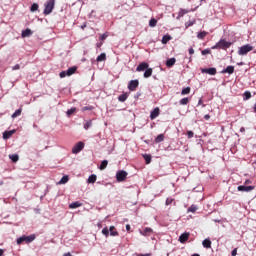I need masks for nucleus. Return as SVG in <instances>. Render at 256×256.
<instances>
[{"label": "nucleus", "instance_id": "1", "mask_svg": "<svg viewBox=\"0 0 256 256\" xmlns=\"http://www.w3.org/2000/svg\"><path fill=\"white\" fill-rule=\"evenodd\" d=\"M54 8H55V0H49L45 4L44 15H50V13L53 12Z\"/></svg>", "mask_w": 256, "mask_h": 256}, {"label": "nucleus", "instance_id": "2", "mask_svg": "<svg viewBox=\"0 0 256 256\" xmlns=\"http://www.w3.org/2000/svg\"><path fill=\"white\" fill-rule=\"evenodd\" d=\"M231 47V42L225 40H220L212 49H229Z\"/></svg>", "mask_w": 256, "mask_h": 256}, {"label": "nucleus", "instance_id": "3", "mask_svg": "<svg viewBox=\"0 0 256 256\" xmlns=\"http://www.w3.org/2000/svg\"><path fill=\"white\" fill-rule=\"evenodd\" d=\"M32 243V241H35V235L30 236H22L17 239V245H21L23 242Z\"/></svg>", "mask_w": 256, "mask_h": 256}, {"label": "nucleus", "instance_id": "4", "mask_svg": "<svg viewBox=\"0 0 256 256\" xmlns=\"http://www.w3.org/2000/svg\"><path fill=\"white\" fill-rule=\"evenodd\" d=\"M252 49L253 46H251V44L241 46L238 50V55H247V53L251 52Z\"/></svg>", "mask_w": 256, "mask_h": 256}, {"label": "nucleus", "instance_id": "5", "mask_svg": "<svg viewBox=\"0 0 256 256\" xmlns=\"http://www.w3.org/2000/svg\"><path fill=\"white\" fill-rule=\"evenodd\" d=\"M127 171L125 170H120L116 173V181H118V183H121L123 181H125L127 179Z\"/></svg>", "mask_w": 256, "mask_h": 256}, {"label": "nucleus", "instance_id": "6", "mask_svg": "<svg viewBox=\"0 0 256 256\" xmlns=\"http://www.w3.org/2000/svg\"><path fill=\"white\" fill-rule=\"evenodd\" d=\"M85 147V143L83 142H78L73 148H72V153H74V155H77V153H81V151H83Z\"/></svg>", "mask_w": 256, "mask_h": 256}, {"label": "nucleus", "instance_id": "7", "mask_svg": "<svg viewBox=\"0 0 256 256\" xmlns=\"http://www.w3.org/2000/svg\"><path fill=\"white\" fill-rule=\"evenodd\" d=\"M139 87V80H131L128 84L129 91H135Z\"/></svg>", "mask_w": 256, "mask_h": 256}, {"label": "nucleus", "instance_id": "8", "mask_svg": "<svg viewBox=\"0 0 256 256\" xmlns=\"http://www.w3.org/2000/svg\"><path fill=\"white\" fill-rule=\"evenodd\" d=\"M201 73H207L208 75H217L216 68H202Z\"/></svg>", "mask_w": 256, "mask_h": 256}, {"label": "nucleus", "instance_id": "9", "mask_svg": "<svg viewBox=\"0 0 256 256\" xmlns=\"http://www.w3.org/2000/svg\"><path fill=\"white\" fill-rule=\"evenodd\" d=\"M253 189H255V186H243V185L238 186V191H242L246 193L253 191Z\"/></svg>", "mask_w": 256, "mask_h": 256}, {"label": "nucleus", "instance_id": "10", "mask_svg": "<svg viewBox=\"0 0 256 256\" xmlns=\"http://www.w3.org/2000/svg\"><path fill=\"white\" fill-rule=\"evenodd\" d=\"M148 68L149 64L147 62H142L137 66L136 71L141 72L147 70Z\"/></svg>", "mask_w": 256, "mask_h": 256}, {"label": "nucleus", "instance_id": "11", "mask_svg": "<svg viewBox=\"0 0 256 256\" xmlns=\"http://www.w3.org/2000/svg\"><path fill=\"white\" fill-rule=\"evenodd\" d=\"M189 235H190L189 232H184V233H182V234L180 235V237H179L180 243H185V242H187L188 239H189Z\"/></svg>", "mask_w": 256, "mask_h": 256}, {"label": "nucleus", "instance_id": "12", "mask_svg": "<svg viewBox=\"0 0 256 256\" xmlns=\"http://www.w3.org/2000/svg\"><path fill=\"white\" fill-rule=\"evenodd\" d=\"M221 73H228V75H233V73H235V67L227 66L225 69L221 71Z\"/></svg>", "mask_w": 256, "mask_h": 256}, {"label": "nucleus", "instance_id": "13", "mask_svg": "<svg viewBox=\"0 0 256 256\" xmlns=\"http://www.w3.org/2000/svg\"><path fill=\"white\" fill-rule=\"evenodd\" d=\"M159 107H156L153 111L150 113V119L153 121V119H157L159 117Z\"/></svg>", "mask_w": 256, "mask_h": 256}, {"label": "nucleus", "instance_id": "14", "mask_svg": "<svg viewBox=\"0 0 256 256\" xmlns=\"http://www.w3.org/2000/svg\"><path fill=\"white\" fill-rule=\"evenodd\" d=\"M202 245L205 249H211V240L209 238L204 239Z\"/></svg>", "mask_w": 256, "mask_h": 256}, {"label": "nucleus", "instance_id": "15", "mask_svg": "<svg viewBox=\"0 0 256 256\" xmlns=\"http://www.w3.org/2000/svg\"><path fill=\"white\" fill-rule=\"evenodd\" d=\"M14 133L15 130L5 131L3 133V139H10Z\"/></svg>", "mask_w": 256, "mask_h": 256}, {"label": "nucleus", "instance_id": "16", "mask_svg": "<svg viewBox=\"0 0 256 256\" xmlns=\"http://www.w3.org/2000/svg\"><path fill=\"white\" fill-rule=\"evenodd\" d=\"M31 35H33V31H31V29L27 28L25 30L22 31V37H31Z\"/></svg>", "mask_w": 256, "mask_h": 256}, {"label": "nucleus", "instance_id": "17", "mask_svg": "<svg viewBox=\"0 0 256 256\" xmlns=\"http://www.w3.org/2000/svg\"><path fill=\"white\" fill-rule=\"evenodd\" d=\"M108 231L110 232V235L112 237H117V235H119V232H117V230H115V226H110Z\"/></svg>", "mask_w": 256, "mask_h": 256}, {"label": "nucleus", "instance_id": "18", "mask_svg": "<svg viewBox=\"0 0 256 256\" xmlns=\"http://www.w3.org/2000/svg\"><path fill=\"white\" fill-rule=\"evenodd\" d=\"M75 71H77V67H75V66L68 68L66 70L67 76L71 77V75H73L75 73Z\"/></svg>", "mask_w": 256, "mask_h": 256}, {"label": "nucleus", "instance_id": "19", "mask_svg": "<svg viewBox=\"0 0 256 256\" xmlns=\"http://www.w3.org/2000/svg\"><path fill=\"white\" fill-rule=\"evenodd\" d=\"M150 233H153V229L151 228H145L144 231L140 230V235H143L144 237H147Z\"/></svg>", "mask_w": 256, "mask_h": 256}, {"label": "nucleus", "instance_id": "20", "mask_svg": "<svg viewBox=\"0 0 256 256\" xmlns=\"http://www.w3.org/2000/svg\"><path fill=\"white\" fill-rule=\"evenodd\" d=\"M151 75H153V69L152 68L146 69L144 72L145 79H149V77H151Z\"/></svg>", "mask_w": 256, "mask_h": 256}, {"label": "nucleus", "instance_id": "21", "mask_svg": "<svg viewBox=\"0 0 256 256\" xmlns=\"http://www.w3.org/2000/svg\"><path fill=\"white\" fill-rule=\"evenodd\" d=\"M176 59L175 58H170V59H168L167 61H166V66L167 67H173V65H175V63H176Z\"/></svg>", "mask_w": 256, "mask_h": 256}, {"label": "nucleus", "instance_id": "22", "mask_svg": "<svg viewBox=\"0 0 256 256\" xmlns=\"http://www.w3.org/2000/svg\"><path fill=\"white\" fill-rule=\"evenodd\" d=\"M107 165H109V162L107 160H103L99 167L100 171L107 169Z\"/></svg>", "mask_w": 256, "mask_h": 256}, {"label": "nucleus", "instance_id": "23", "mask_svg": "<svg viewBox=\"0 0 256 256\" xmlns=\"http://www.w3.org/2000/svg\"><path fill=\"white\" fill-rule=\"evenodd\" d=\"M69 176L65 175L61 178V180L58 182V185H65V183H68Z\"/></svg>", "mask_w": 256, "mask_h": 256}, {"label": "nucleus", "instance_id": "24", "mask_svg": "<svg viewBox=\"0 0 256 256\" xmlns=\"http://www.w3.org/2000/svg\"><path fill=\"white\" fill-rule=\"evenodd\" d=\"M79 207H81V202H79V201L73 202V203H71V204L69 205V208H70V209H77V208H79Z\"/></svg>", "mask_w": 256, "mask_h": 256}, {"label": "nucleus", "instance_id": "25", "mask_svg": "<svg viewBox=\"0 0 256 256\" xmlns=\"http://www.w3.org/2000/svg\"><path fill=\"white\" fill-rule=\"evenodd\" d=\"M187 13H189V10H187V9H180L176 19H179L180 17H183L184 15H187Z\"/></svg>", "mask_w": 256, "mask_h": 256}, {"label": "nucleus", "instance_id": "26", "mask_svg": "<svg viewBox=\"0 0 256 256\" xmlns=\"http://www.w3.org/2000/svg\"><path fill=\"white\" fill-rule=\"evenodd\" d=\"M169 41H171V36H169V35H164V36L162 37V44H163V45H167V43H169Z\"/></svg>", "mask_w": 256, "mask_h": 256}, {"label": "nucleus", "instance_id": "27", "mask_svg": "<svg viewBox=\"0 0 256 256\" xmlns=\"http://www.w3.org/2000/svg\"><path fill=\"white\" fill-rule=\"evenodd\" d=\"M9 159H11L12 163H17V161H19V155L17 154L9 155Z\"/></svg>", "mask_w": 256, "mask_h": 256}, {"label": "nucleus", "instance_id": "28", "mask_svg": "<svg viewBox=\"0 0 256 256\" xmlns=\"http://www.w3.org/2000/svg\"><path fill=\"white\" fill-rule=\"evenodd\" d=\"M95 181H97V175L92 174L89 176L87 183H95Z\"/></svg>", "mask_w": 256, "mask_h": 256}, {"label": "nucleus", "instance_id": "29", "mask_svg": "<svg viewBox=\"0 0 256 256\" xmlns=\"http://www.w3.org/2000/svg\"><path fill=\"white\" fill-rule=\"evenodd\" d=\"M105 59H107V55L105 53H101L97 58L96 61L101 62V61H105Z\"/></svg>", "mask_w": 256, "mask_h": 256}, {"label": "nucleus", "instance_id": "30", "mask_svg": "<svg viewBox=\"0 0 256 256\" xmlns=\"http://www.w3.org/2000/svg\"><path fill=\"white\" fill-rule=\"evenodd\" d=\"M164 140H165V135L160 134V135H158V136L156 137L155 143H161V142H163Z\"/></svg>", "mask_w": 256, "mask_h": 256}, {"label": "nucleus", "instance_id": "31", "mask_svg": "<svg viewBox=\"0 0 256 256\" xmlns=\"http://www.w3.org/2000/svg\"><path fill=\"white\" fill-rule=\"evenodd\" d=\"M22 109L19 108L18 110H16L13 114H12V119H16V117H19L22 113Z\"/></svg>", "mask_w": 256, "mask_h": 256}, {"label": "nucleus", "instance_id": "32", "mask_svg": "<svg viewBox=\"0 0 256 256\" xmlns=\"http://www.w3.org/2000/svg\"><path fill=\"white\" fill-rule=\"evenodd\" d=\"M93 126V122L91 120H88L84 122V129L87 131V129H90V127Z\"/></svg>", "mask_w": 256, "mask_h": 256}, {"label": "nucleus", "instance_id": "33", "mask_svg": "<svg viewBox=\"0 0 256 256\" xmlns=\"http://www.w3.org/2000/svg\"><path fill=\"white\" fill-rule=\"evenodd\" d=\"M38 9H39V4L34 3V4L31 5L30 11L32 13H35V11H38Z\"/></svg>", "mask_w": 256, "mask_h": 256}, {"label": "nucleus", "instance_id": "34", "mask_svg": "<svg viewBox=\"0 0 256 256\" xmlns=\"http://www.w3.org/2000/svg\"><path fill=\"white\" fill-rule=\"evenodd\" d=\"M149 27H157V19L151 18L149 21Z\"/></svg>", "mask_w": 256, "mask_h": 256}, {"label": "nucleus", "instance_id": "35", "mask_svg": "<svg viewBox=\"0 0 256 256\" xmlns=\"http://www.w3.org/2000/svg\"><path fill=\"white\" fill-rule=\"evenodd\" d=\"M189 93H191V87H186L181 91V95H189Z\"/></svg>", "mask_w": 256, "mask_h": 256}, {"label": "nucleus", "instance_id": "36", "mask_svg": "<svg viewBox=\"0 0 256 256\" xmlns=\"http://www.w3.org/2000/svg\"><path fill=\"white\" fill-rule=\"evenodd\" d=\"M118 101H120L121 103H125V101H127V94H121L118 97Z\"/></svg>", "mask_w": 256, "mask_h": 256}, {"label": "nucleus", "instance_id": "37", "mask_svg": "<svg viewBox=\"0 0 256 256\" xmlns=\"http://www.w3.org/2000/svg\"><path fill=\"white\" fill-rule=\"evenodd\" d=\"M143 157L145 159L146 165H149V163H151V155L144 154Z\"/></svg>", "mask_w": 256, "mask_h": 256}, {"label": "nucleus", "instance_id": "38", "mask_svg": "<svg viewBox=\"0 0 256 256\" xmlns=\"http://www.w3.org/2000/svg\"><path fill=\"white\" fill-rule=\"evenodd\" d=\"M197 37H198V39H205V37H207V32L202 31V32L198 33Z\"/></svg>", "mask_w": 256, "mask_h": 256}, {"label": "nucleus", "instance_id": "39", "mask_svg": "<svg viewBox=\"0 0 256 256\" xmlns=\"http://www.w3.org/2000/svg\"><path fill=\"white\" fill-rule=\"evenodd\" d=\"M193 25H195V20H193V21L190 20L185 23L186 29H189V27H193Z\"/></svg>", "mask_w": 256, "mask_h": 256}, {"label": "nucleus", "instance_id": "40", "mask_svg": "<svg viewBox=\"0 0 256 256\" xmlns=\"http://www.w3.org/2000/svg\"><path fill=\"white\" fill-rule=\"evenodd\" d=\"M180 105H187L189 103V98H182L179 101Z\"/></svg>", "mask_w": 256, "mask_h": 256}, {"label": "nucleus", "instance_id": "41", "mask_svg": "<svg viewBox=\"0 0 256 256\" xmlns=\"http://www.w3.org/2000/svg\"><path fill=\"white\" fill-rule=\"evenodd\" d=\"M75 111H77V108H71V109L67 110L66 113L68 116H71V115H73V113H75Z\"/></svg>", "mask_w": 256, "mask_h": 256}, {"label": "nucleus", "instance_id": "42", "mask_svg": "<svg viewBox=\"0 0 256 256\" xmlns=\"http://www.w3.org/2000/svg\"><path fill=\"white\" fill-rule=\"evenodd\" d=\"M188 211H189L190 213H195V211H197V206H195V205L190 206V207L188 208Z\"/></svg>", "mask_w": 256, "mask_h": 256}, {"label": "nucleus", "instance_id": "43", "mask_svg": "<svg viewBox=\"0 0 256 256\" xmlns=\"http://www.w3.org/2000/svg\"><path fill=\"white\" fill-rule=\"evenodd\" d=\"M102 233L105 235V237H109V228L104 227V228L102 229Z\"/></svg>", "mask_w": 256, "mask_h": 256}, {"label": "nucleus", "instance_id": "44", "mask_svg": "<svg viewBox=\"0 0 256 256\" xmlns=\"http://www.w3.org/2000/svg\"><path fill=\"white\" fill-rule=\"evenodd\" d=\"M82 111H93V106H85L82 108Z\"/></svg>", "mask_w": 256, "mask_h": 256}, {"label": "nucleus", "instance_id": "45", "mask_svg": "<svg viewBox=\"0 0 256 256\" xmlns=\"http://www.w3.org/2000/svg\"><path fill=\"white\" fill-rule=\"evenodd\" d=\"M187 135H188V139H193V136L195 135V133H193V131L189 130V131H187Z\"/></svg>", "mask_w": 256, "mask_h": 256}, {"label": "nucleus", "instance_id": "46", "mask_svg": "<svg viewBox=\"0 0 256 256\" xmlns=\"http://www.w3.org/2000/svg\"><path fill=\"white\" fill-rule=\"evenodd\" d=\"M175 200L173 198H167L165 205H171V203H173Z\"/></svg>", "mask_w": 256, "mask_h": 256}, {"label": "nucleus", "instance_id": "47", "mask_svg": "<svg viewBox=\"0 0 256 256\" xmlns=\"http://www.w3.org/2000/svg\"><path fill=\"white\" fill-rule=\"evenodd\" d=\"M244 99H251V92H245L244 93Z\"/></svg>", "mask_w": 256, "mask_h": 256}, {"label": "nucleus", "instance_id": "48", "mask_svg": "<svg viewBox=\"0 0 256 256\" xmlns=\"http://www.w3.org/2000/svg\"><path fill=\"white\" fill-rule=\"evenodd\" d=\"M60 77H61V79H63L64 77H67V71H62V72H60Z\"/></svg>", "mask_w": 256, "mask_h": 256}, {"label": "nucleus", "instance_id": "49", "mask_svg": "<svg viewBox=\"0 0 256 256\" xmlns=\"http://www.w3.org/2000/svg\"><path fill=\"white\" fill-rule=\"evenodd\" d=\"M209 53H211L209 49L202 50V55H209Z\"/></svg>", "mask_w": 256, "mask_h": 256}, {"label": "nucleus", "instance_id": "50", "mask_svg": "<svg viewBox=\"0 0 256 256\" xmlns=\"http://www.w3.org/2000/svg\"><path fill=\"white\" fill-rule=\"evenodd\" d=\"M19 69H21V66L19 64H16L14 67H12L13 71H17Z\"/></svg>", "mask_w": 256, "mask_h": 256}, {"label": "nucleus", "instance_id": "51", "mask_svg": "<svg viewBox=\"0 0 256 256\" xmlns=\"http://www.w3.org/2000/svg\"><path fill=\"white\" fill-rule=\"evenodd\" d=\"M195 53V50L193 48H189V55H193Z\"/></svg>", "mask_w": 256, "mask_h": 256}, {"label": "nucleus", "instance_id": "52", "mask_svg": "<svg viewBox=\"0 0 256 256\" xmlns=\"http://www.w3.org/2000/svg\"><path fill=\"white\" fill-rule=\"evenodd\" d=\"M100 39L103 41L104 39H107V35L106 34H103Z\"/></svg>", "mask_w": 256, "mask_h": 256}, {"label": "nucleus", "instance_id": "53", "mask_svg": "<svg viewBox=\"0 0 256 256\" xmlns=\"http://www.w3.org/2000/svg\"><path fill=\"white\" fill-rule=\"evenodd\" d=\"M210 118H211V116H209V114H206V115L204 116V119H206V121L209 120Z\"/></svg>", "mask_w": 256, "mask_h": 256}, {"label": "nucleus", "instance_id": "54", "mask_svg": "<svg viewBox=\"0 0 256 256\" xmlns=\"http://www.w3.org/2000/svg\"><path fill=\"white\" fill-rule=\"evenodd\" d=\"M126 230H127V231H131V225L127 224V225H126Z\"/></svg>", "mask_w": 256, "mask_h": 256}, {"label": "nucleus", "instance_id": "55", "mask_svg": "<svg viewBox=\"0 0 256 256\" xmlns=\"http://www.w3.org/2000/svg\"><path fill=\"white\" fill-rule=\"evenodd\" d=\"M237 255V249H234L233 251H232V256H236Z\"/></svg>", "mask_w": 256, "mask_h": 256}, {"label": "nucleus", "instance_id": "56", "mask_svg": "<svg viewBox=\"0 0 256 256\" xmlns=\"http://www.w3.org/2000/svg\"><path fill=\"white\" fill-rule=\"evenodd\" d=\"M240 133H245V127L240 128Z\"/></svg>", "mask_w": 256, "mask_h": 256}, {"label": "nucleus", "instance_id": "57", "mask_svg": "<svg viewBox=\"0 0 256 256\" xmlns=\"http://www.w3.org/2000/svg\"><path fill=\"white\" fill-rule=\"evenodd\" d=\"M249 183H251V180H246L245 181V185H249Z\"/></svg>", "mask_w": 256, "mask_h": 256}, {"label": "nucleus", "instance_id": "58", "mask_svg": "<svg viewBox=\"0 0 256 256\" xmlns=\"http://www.w3.org/2000/svg\"><path fill=\"white\" fill-rule=\"evenodd\" d=\"M63 256H73V255H71V253L67 252Z\"/></svg>", "mask_w": 256, "mask_h": 256}, {"label": "nucleus", "instance_id": "59", "mask_svg": "<svg viewBox=\"0 0 256 256\" xmlns=\"http://www.w3.org/2000/svg\"><path fill=\"white\" fill-rule=\"evenodd\" d=\"M150 254H138V256H149Z\"/></svg>", "mask_w": 256, "mask_h": 256}, {"label": "nucleus", "instance_id": "60", "mask_svg": "<svg viewBox=\"0 0 256 256\" xmlns=\"http://www.w3.org/2000/svg\"><path fill=\"white\" fill-rule=\"evenodd\" d=\"M0 256H3V249H0Z\"/></svg>", "mask_w": 256, "mask_h": 256}, {"label": "nucleus", "instance_id": "61", "mask_svg": "<svg viewBox=\"0 0 256 256\" xmlns=\"http://www.w3.org/2000/svg\"><path fill=\"white\" fill-rule=\"evenodd\" d=\"M201 103H202V101H201V100H199L198 105H201Z\"/></svg>", "mask_w": 256, "mask_h": 256}, {"label": "nucleus", "instance_id": "62", "mask_svg": "<svg viewBox=\"0 0 256 256\" xmlns=\"http://www.w3.org/2000/svg\"><path fill=\"white\" fill-rule=\"evenodd\" d=\"M254 113H256V105L254 106Z\"/></svg>", "mask_w": 256, "mask_h": 256}, {"label": "nucleus", "instance_id": "63", "mask_svg": "<svg viewBox=\"0 0 256 256\" xmlns=\"http://www.w3.org/2000/svg\"><path fill=\"white\" fill-rule=\"evenodd\" d=\"M192 256H200L199 254H193Z\"/></svg>", "mask_w": 256, "mask_h": 256}, {"label": "nucleus", "instance_id": "64", "mask_svg": "<svg viewBox=\"0 0 256 256\" xmlns=\"http://www.w3.org/2000/svg\"><path fill=\"white\" fill-rule=\"evenodd\" d=\"M201 1H205V0H201Z\"/></svg>", "mask_w": 256, "mask_h": 256}]
</instances>
